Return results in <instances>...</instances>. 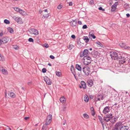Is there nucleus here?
Wrapping results in <instances>:
<instances>
[{
    "mask_svg": "<svg viewBox=\"0 0 130 130\" xmlns=\"http://www.w3.org/2000/svg\"><path fill=\"white\" fill-rule=\"evenodd\" d=\"M119 55L117 60L118 61L119 64H123L125 63L126 60V58L123 55L121 56L120 55Z\"/></svg>",
    "mask_w": 130,
    "mask_h": 130,
    "instance_id": "obj_1",
    "label": "nucleus"
},
{
    "mask_svg": "<svg viewBox=\"0 0 130 130\" xmlns=\"http://www.w3.org/2000/svg\"><path fill=\"white\" fill-rule=\"evenodd\" d=\"M110 55L112 59L114 60L118 59L119 55H118L117 53L115 52L112 51L110 52Z\"/></svg>",
    "mask_w": 130,
    "mask_h": 130,
    "instance_id": "obj_2",
    "label": "nucleus"
},
{
    "mask_svg": "<svg viewBox=\"0 0 130 130\" xmlns=\"http://www.w3.org/2000/svg\"><path fill=\"white\" fill-rule=\"evenodd\" d=\"M82 70L85 74L86 75H89L90 73V69L88 66H85L82 68Z\"/></svg>",
    "mask_w": 130,
    "mask_h": 130,
    "instance_id": "obj_3",
    "label": "nucleus"
},
{
    "mask_svg": "<svg viewBox=\"0 0 130 130\" xmlns=\"http://www.w3.org/2000/svg\"><path fill=\"white\" fill-rule=\"evenodd\" d=\"M122 123L120 121L117 122L115 125L114 128L111 130H119V128L122 126Z\"/></svg>",
    "mask_w": 130,
    "mask_h": 130,
    "instance_id": "obj_4",
    "label": "nucleus"
},
{
    "mask_svg": "<svg viewBox=\"0 0 130 130\" xmlns=\"http://www.w3.org/2000/svg\"><path fill=\"white\" fill-rule=\"evenodd\" d=\"M52 116L51 114L49 115L46 118L45 123L47 125H49L51 122L52 120Z\"/></svg>",
    "mask_w": 130,
    "mask_h": 130,
    "instance_id": "obj_5",
    "label": "nucleus"
},
{
    "mask_svg": "<svg viewBox=\"0 0 130 130\" xmlns=\"http://www.w3.org/2000/svg\"><path fill=\"white\" fill-rule=\"evenodd\" d=\"M85 59L87 60L86 62L87 63H85V64L88 65L91 63V58L90 57L87 56H85L83 58V59L85 60Z\"/></svg>",
    "mask_w": 130,
    "mask_h": 130,
    "instance_id": "obj_6",
    "label": "nucleus"
},
{
    "mask_svg": "<svg viewBox=\"0 0 130 130\" xmlns=\"http://www.w3.org/2000/svg\"><path fill=\"white\" fill-rule=\"evenodd\" d=\"M29 32L35 35H37L39 34L38 31L34 29H30Z\"/></svg>",
    "mask_w": 130,
    "mask_h": 130,
    "instance_id": "obj_7",
    "label": "nucleus"
},
{
    "mask_svg": "<svg viewBox=\"0 0 130 130\" xmlns=\"http://www.w3.org/2000/svg\"><path fill=\"white\" fill-rule=\"evenodd\" d=\"M44 79L46 82V84L48 85H50L52 84V82L50 79L47 77L45 76L44 77Z\"/></svg>",
    "mask_w": 130,
    "mask_h": 130,
    "instance_id": "obj_8",
    "label": "nucleus"
},
{
    "mask_svg": "<svg viewBox=\"0 0 130 130\" xmlns=\"http://www.w3.org/2000/svg\"><path fill=\"white\" fill-rule=\"evenodd\" d=\"M0 71H1L2 73L4 75H6L8 74L7 71L5 69H3V67L2 66L0 67Z\"/></svg>",
    "mask_w": 130,
    "mask_h": 130,
    "instance_id": "obj_9",
    "label": "nucleus"
},
{
    "mask_svg": "<svg viewBox=\"0 0 130 130\" xmlns=\"http://www.w3.org/2000/svg\"><path fill=\"white\" fill-rule=\"evenodd\" d=\"M110 111V107L109 106H106L104 109L103 111V112L105 114H106Z\"/></svg>",
    "mask_w": 130,
    "mask_h": 130,
    "instance_id": "obj_10",
    "label": "nucleus"
},
{
    "mask_svg": "<svg viewBox=\"0 0 130 130\" xmlns=\"http://www.w3.org/2000/svg\"><path fill=\"white\" fill-rule=\"evenodd\" d=\"M119 45L120 46L124 48L127 49L129 48L130 47L128 46H127L126 44L124 43H120L119 44Z\"/></svg>",
    "mask_w": 130,
    "mask_h": 130,
    "instance_id": "obj_11",
    "label": "nucleus"
},
{
    "mask_svg": "<svg viewBox=\"0 0 130 130\" xmlns=\"http://www.w3.org/2000/svg\"><path fill=\"white\" fill-rule=\"evenodd\" d=\"M77 24V22L75 20H72L70 22V24L72 27L76 26Z\"/></svg>",
    "mask_w": 130,
    "mask_h": 130,
    "instance_id": "obj_12",
    "label": "nucleus"
},
{
    "mask_svg": "<svg viewBox=\"0 0 130 130\" xmlns=\"http://www.w3.org/2000/svg\"><path fill=\"white\" fill-rule=\"evenodd\" d=\"M104 95H103L101 94H99L97 95V98L98 100H97L98 101H100V100H103V99L104 97Z\"/></svg>",
    "mask_w": 130,
    "mask_h": 130,
    "instance_id": "obj_13",
    "label": "nucleus"
},
{
    "mask_svg": "<svg viewBox=\"0 0 130 130\" xmlns=\"http://www.w3.org/2000/svg\"><path fill=\"white\" fill-rule=\"evenodd\" d=\"M8 95L9 97L12 98H14L16 96L15 94L13 92H9L8 93Z\"/></svg>",
    "mask_w": 130,
    "mask_h": 130,
    "instance_id": "obj_14",
    "label": "nucleus"
},
{
    "mask_svg": "<svg viewBox=\"0 0 130 130\" xmlns=\"http://www.w3.org/2000/svg\"><path fill=\"white\" fill-rule=\"evenodd\" d=\"M87 83L88 86L89 87H91L93 84V81L91 79L87 81Z\"/></svg>",
    "mask_w": 130,
    "mask_h": 130,
    "instance_id": "obj_15",
    "label": "nucleus"
},
{
    "mask_svg": "<svg viewBox=\"0 0 130 130\" xmlns=\"http://www.w3.org/2000/svg\"><path fill=\"white\" fill-rule=\"evenodd\" d=\"M80 84L83 87V89H85L86 88V84L85 82L83 81H81Z\"/></svg>",
    "mask_w": 130,
    "mask_h": 130,
    "instance_id": "obj_16",
    "label": "nucleus"
},
{
    "mask_svg": "<svg viewBox=\"0 0 130 130\" xmlns=\"http://www.w3.org/2000/svg\"><path fill=\"white\" fill-rule=\"evenodd\" d=\"M2 39L3 40L2 42H4V43H7L9 40L8 37H7L3 38Z\"/></svg>",
    "mask_w": 130,
    "mask_h": 130,
    "instance_id": "obj_17",
    "label": "nucleus"
},
{
    "mask_svg": "<svg viewBox=\"0 0 130 130\" xmlns=\"http://www.w3.org/2000/svg\"><path fill=\"white\" fill-rule=\"evenodd\" d=\"M83 38L86 43H87L89 41V39L87 36H84Z\"/></svg>",
    "mask_w": 130,
    "mask_h": 130,
    "instance_id": "obj_18",
    "label": "nucleus"
},
{
    "mask_svg": "<svg viewBox=\"0 0 130 130\" xmlns=\"http://www.w3.org/2000/svg\"><path fill=\"white\" fill-rule=\"evenodd\" d=\"M84 100L86 102H88L89 100V97L87 94H85L84 98Z\"/></svg>",
    "mask_w": 130,
    "mask_h": 130,
    "instance_id": "obj_19",
    "label": "nucleus"
},
{
    "mask_svg": "<svg viewBox=\"0 0 130 130\" xmlns=\"http://www.w3.org/2000/svg\"><path fill=\"white\" fill-rule=\"evenodd\" d=\"M75 68L76 69L79 71H80L82 70V68L81 66L78 64H76V65Z\"/></svg>",
    "mask_w": 130,
    "mask_h": 130,
    "instance_id": "obj_20",
    "label": "nucleus"
},
{
    "mask_svg": "<svg viewBox=\"0 0 130 130\" xmlns=\"http://www.w3.org/2000/svg\"><path fill=\"white\" fill-rule=\"evenodd\" d=\"M61 103H64L66 101V99L64 96L61 97L59 99Z\"/></svg>",
    "mask_w": 130,
    "mask_h": 130,
    "instance_id": "obj_21",
    "label": "nucleus"
},
{
    "mask_svg": "<svg viewBox=\"0 0 130 130\" xmlns=\"http://www.w3.org/2000/svg\"><path fill=\"white\" fill-rule=\"evenodd\" d=\"M7 29L8 31L11 34L13 33L14 31L13 29L12 28L10 27H9L7 28Z\"/></svg>",
    "mask_w": 130,
    "mask_h": 130,
    "instance_id": "obj_22",
    "label": "nucleus"
},
{
    "mask_svg": "<svg viewBox=\"0 0 130 130\" xmlns=\"http://www.w3.org/2000/svg\"><path fill=\"white\" fill-rule=\"evenodd\" d=\"M19 12L22 15H26V12L21 9Z\"/></svg>",
    "mask_w": 130,
    "mask_h": 130,
    "instance_id": "obj_23",
    "label": "nucleus"
},
{
    "mask_svg": "<svg viewBox=\"0 0 130 130\" xmlns=\"http://www.w3.org/2000/svg\"><path fill=\"white\" fill-rule=\"evenodd\" d=\"M17 22L19 24H22L23 23L21 18H18Z\"/></svg>",
    "mask_w": 130,
    "mask_h": 130,
    "instance_id": "obj_24",
    "label": "nucleus"
},
{
    "mask_svg": "<svg viewBox=\"0 0 130 130\" xmlns=\"http://www.w3.org/2000/svg\"><path fill=\"white\" fill-rule=\"evenodd\" d=\"M118 118V117H115L113 118V121H110V122L112 123L113 124L115 123L116 121L117 120Z\"/></svg>",
    "mask_w": 130,
    "mask_h": 130,
    "instance_id": "obj_25",
    "label": "nucleus"
},
{
    "mask_svg": "<svg viewBox=\"0 0 130 130\" xmlns=\"http://www.w3.org/2000/svg\"><path fill=\"white\" fill-rule=\"evenodd\" d=\"M70 70L73 74L74 73H74H76L75 71L74 68L72 65L71 66Z\"/></svg>",
    "mask_w": 130,
    "mask_h": 130,
    "instance_id": "obj_26",
    "label": "nucleus"
},
{
    "mask_svg": "<svg viewBox=\"0 0 130 130\" xmlns=\"http://www.w3.org/2000/svg\"><path fill=\"white\" fill-rule=\"evenodd\" d=\"M116 7L114 6V5H113L111 7V10L112 12L115 11L116 8Z\"/></svg>",
    "mask_w": 130,
    "mask_h": 130,
    "instance_id": "obj_27",
    "label": "nucleus"
},
{
    "mask_svg": "<svg viewBox=\"0 0 130 130\" xmlns=\"http://www.w3.org/2000/svg\"><path fill=\"white\" fill-rule=\"evenodd\" d=\"M103 120L106 122H108L110 121V119L108 118V117L105 116L103 118Z\"/></svg>",
    "mask_w": 130,
    "mask_h": 130,
    "instance_id": "obj_28",
    "label": "nucleus"
},
{
    "mask_svg": "<svg viewBox=\"0 0 130 130\" xmlns=\"http://www.w3.org/2000/svg\"><path fill=\"white\" fill-rule=\"evenodd\" d=\"M83 52L85 55H87L88 54V50L87 49H85L84 50Z\"/></svg>",
    "mask_w": 130,
    "mask_h": 130,
    "instance_id": "obj_29",
    "label": "nucleus"
},
{
    "mask_svg": "<svg viewBox=\"0 0 130 130\" xmlns=\"http://www.w3.org/2000/svg\"><path fill=\"white\" fill-rule=\"evenodd\" d=\"M91 32H90L89 33V37L90 38V37H92L93 39H95L96 38V36L95 35H93L92 34H91L90 33Z\"/></svg>",
    "mask_w": 130,
    "mask_h": 130,
    "instance_id": "obj_30",
    "label": "nucleus"
},
{
    "mask_svg": "<svg viewBox=\"0 0 130 130\" xmlns=\"http://www.w3.org/2000/svg\"><path fill=\"white\" fill-rule=\"evenodd\" d=\"M47 125V124H46V123H45V124H44L43 125L42 128L45 129L46 130V129L47 128V125Z\"/></svg>",
    "mask_w": 130,
    "mask_h": 130,
    "instance_id": "obj_31",
    "label": "nucleus"
},
{
    "mask_svg": "<svg viewBox=\"0 0 130 130\" xmlns=\"http://www.w3.org/2000/svg\"><path fill=\"white\" fill-rule=\"evenodd\" d=\"M74 47V46L73 45L71 44L69 45L68 48L70 50H71Z\"/></svg>",
    "mask_w": 130,
    "mask_h": 130,
    "instance_id": "obj_32",
    "label": "nucleus"
},
{
    "mask_svg": "<svg viewBox=\"0 0 130 130\" xmlns=\"http://www.w3.org/2000/svg\"><path fill=\"white\" fill-rule=\"evenodd\" d=\"M84 117L86 119H88L89 118V116L86 113L83 115Z\"/></svg>",
    "mask_w": 130,
    "mask_h": 130,
    "instance_id": "obj_33",
    "label": "nucleus"
},
{
    "mask_svg": "<svg viewBox=\"0 0 130 130\" xmlns=\"http://www.w3.org/2000/svg\"><path fill=\"white\" fill-rule=\"evenodd\" d=\"M13 9L16 11L19 12L20 9L19 7H15L13 8Z\"/></svg>",
    "mask_w": 130,
    "mask_h": 130,
    "instance_id": "obj_34",
    "label": "nucleus"
},
{
    "mask_svg": "<svg viewBox=\"0 0 130 130\" xmlns=\"http://www.w3.org/2000/svg\"><path fill=\"white\" fill-rule=\"evenodd\" d=\"M105 116L106 117H112V116H112V114L111 113H110L109 114H108L106 115Z\"/></svg>",
    "mask_w": 130,
    "mask_h": 130,
    "instance_id": "obj_35",
    "label": "nucleus"
},
{
    "mask_svg": "<svg viewBox=\"0 0 130 130\" xmlns=\"http://www.w3.org/2000/svg\"><path fill=\"white\" fill-rule=\"evenodd\" d=\"M4 22L6 24H8L10 23V22L7 19H5L4 21Z\"/></svg>",
    "mask_w": 130,
    "mask_h": 130,
    "instance_id": "obj_36",
    "label": "nucleus"
},
{
    "mask_svg": "<svg viewBox=\"0 0 130 130\" xmlns=\"http://www.w3.org/2000/svg\"><path fill=\"white\" fill-rule=\"evenodd\" d=\"M42 45L43 46L45 47L46 48H47L49 47V46L48 44L47 43H45Z\"/></svg>",
    "mask_w": 130,
    "mask_h": 130,
    "instance_id": "obj_37",
    "label": "nucleus"
},
{
    "mask_svg": "<svg viewBox=\"0 0 130 130\" xmlns=\"http://www.w3.org/2000/svg\"><path fill=\"white\" fill-rule=\"evenodd\" d=\"M96 43L97 44L99 45L98 46L99 47H103V45L100 42H98Z\"/></svg>",
    "mask_w": 130,
    "mask_h": 130,
    "instance_id": "obj_38",
    "label": "nucleus"
},
{
    "mask_svg": "<svg viewBox=\"0 0 130 130\" xmlns=\"http://www.w3.org/2000/svg\"><path fill=\"white\" fill-rule=\"evenodd\" d=\"M56 74L57 76L60 77L61 75V72H56Z\"/></svg>",
    "mask_w": 130,
    "mask_h": 130,
    "instance_id": "obj_39",
    "label": "nucleus"
},
{
    "mask_svg": "<svg viewBox=\"0 0 130 130\" xmlns=\"http://www.w3.org/2000/svg\"><path fill=\"white\" fill-rule=\"evenodd\" d=\"M77 44H80L81 43V42L80 41V38H78L77 39Z\"/></svg>",
    "mask_w": 130,
    "mask_h": 130,
    "instance_id": "obj_40",
    "label": "nucleus"
},
{
    "mask_svg": "<svg viewBox=\"0 0 130 130\" xmlns=\"http://www.w3.org/2000/svg\"><path fill=\"white\" fill-rule=\"evenodd\" d=\"M80 56L81 57H83L84 56H85L83 52L82 51L80 52Z\"/></svg>",
    "mask_w": 130,
    "mask_h": 130,
    "instance_id": "obj_41",
    "label": "nucleus"
},
{
    "mask_svg": "<svg viewBox=\"0 0 130 130\" xmlns=\"http://www.w3.org/2000/svg\"><path fill=\"white\" fill-rule=\"evenodd\" d=\"M98 118L99 120L101 122H103L102 120V118L101 116L99 115L98 116Z\"/></svg>",
    "mask_w": 130,
    "mask_h": 130,
    "instance_id": "obj_42",
    "label": "nucleus"
},
{
    "mask_svg": "<svg viewBox=\"0 0 130 130\" xmlns=\"http://www.w3.org/2000/svg\"><path fill=\"white\" fill-rule=\"evenodd\" d=\"M49 16V13L45 14V15H43V17L44 18H48Z\"/></svg>",
    "mask_w": 130,
    "mask_h": 130,
    "instance_id": "obj_43",
    "label": "nucleus"
},
{
    "mask_svg": "<svg viewBox=\"0 0 130 130\" xmlns=\"http://www.w3.org/2000/svg\"><path fill=\"white\" fill-rule=\"evenodd\" d=\"M46 69L45 68H43L42 70V72L43 73H46Z\"/></svg>",
    "mask_w": 130,
    "mask_h": 130,
    "instance_id": "obj_44",
    "label": "nucleus"
},
{
    "mask_svg": "<svg viewBox=\"0 0 130 130\" xmlns=\"http://www.w3.org/2000/svg\"><path fill=\"white\" fill-rule=\"evenodd\" d=\"M28 41L31 42H33L34 41V39L32 38H29L28 39Z\"/></svg>",
    "mask_w": 130,
    "mask_h": 130,
    "instance_id": "obj_45",
    "label": "nucleus"
},
{
    "mask_svg": "<svg viewBox=\"0 0 130 130\" xmlns=\"http://www.w3.org/2000/svg\"><path fill=\"white\" fill-rule=\"evenodd\" d=\"M13 48L16 50H18L19 48V47L17 45H13Z\"/></svg>",
    "mask_w": 130,
    "mask_h": 130,
    "instance_id": "obj_46",
    "label": "nucleus"
},
{
    "mask_svg": "<svg viewBox=\"0 0 130 130\" xmlns=\"http://www.w3.org/2000/svg\"><path fill=\"white\" fill-rule=\"evenodd\" d=\"M98 9L100 10H101L102 11H104L105 10V9L103 8L102 7H100L98 8Z\"/></svg>",
    "mask_w": 130,
    "mask_h": 130,
    "instance_id": "obj_47",
    "label": "nucleus"
},
{
    "mask_svg": "<svg viewBox=\"0 0 130 130\" xmlns=\"http://www.w3.org/2000/svg\"><path fill=\"white\" fill-rule=\"evenodd\" d=\"M4 59V58L3 56L1 55L0 56V60L3 61Z\"/></svg>",
    "mask_w": 130,
    "mask_h": 130,
    "instance_id": "obj_48",
    "label": "nucleus"
},
{
    "mask_svg": "<svg viewBox=\"0 0 130 130\" xmlns=\"http://www.w3.org/2000/svg\"><path fill=\"white\" fill-rule=\"evenodd\" d=\"M18 17H17L15 16H14L13 17V19L14 20L16 21H17Z\"/></svg>",
    "mask_w": 130,
    "mask_h": 130,
    "instance_id": "obj_49",
    "label": "nucleus"
},
{
    "mask_svg": "<svg viewBox=\"0 0 130 130\" xmlns=\"http://www.w3.org/2000/svg\"><path fill=\"white\" fill-rule=\"evenodd\" d=\"M62 7V5H61L60 4H59V5L58 6L57 8L58 9H60Z\"/></svg>",
    "mask_w": 130,
    "mask_h": 130,
    "instance_id": "obj_50",
    "label": "nucleus"
},
{
    "mask_svg": "<svg viewBox=\"0 0 130 130\" xmlns=\"http://www.w3.org/2000/svg\"><path fill=\"white\" fill-rule=\"evenodd\" d=\"M87 28V25H84L82 27V28L83 29H86Z\"/></svg>",
    "mask_w": 130,
    "mask_h": 130,
    "instance_id": "obj_51",
    "label": "nucleus"
},
{
    "mask_svg": "<svg viewBox=\"0 0 130 130\" xmlns=\"http://www.w3.org/2000/svg\"><path fill=\"white\" fill-rule=\"evenodd\" d=\"M89 3L90 4L92 5L94 4V1L93 0H91L89 2Z\"/></svg>",
    "mask_w": 130,
    "mask_h": 130,
    "instance_id": "obj_52",
    "label": "nucleus"
},
{
    "mask_svg": "<svg viewBox=\"0 0 130 130\" xmlns=\"http://www.w3.org/2000/svg\"><path fill=\"white\" fill-rule=\"evenodd\" d=\"M50 58L52 59H54L55 58V57L54 56L52 55H51L50 56Z\"/></svg>",
    "mask_w": 130,
    "mask_h": 130,
    "instance_id": "obj_53",
    "label": "nucleus"
},
{
    "mask_svg": "<svg viewBox=\"0 0 130 130\" xmlns=\"http://www.w3.org/2000/svg\"><path fill=\"white\" fill-rule=\"evenodd\" d=\"M71 37L73 39H74L76 37L74 35H72L71 36Z\"/></svg>",
    "mask_w": 130,
    "mask_h": 130,
    "instance_id": "obj_54",
    "label": "nucleus"
},
{
    "mask_svg": "<svg viewBox=\"0 0 130 130\" xmlns=\"http://www.w3.org/2000/svg\"><path fill=\"white\" fill-rule=\"evenodd\" d=\"M32 84V82L31 81L29 82L28 83V85L29 86L31 85Z\"/></svg>",
    "mask_w": 130,
    "mask_h": 130,
    "instance_id": "obj_55",
    "label": "nucleus"
},
{
    "mask_svg": "<svg viewBox=\"0 0 130 130\" xmlns=\"http://www.w3.org/2000/svg\"><path fill=\"white\" fill-rule=\"evenodd\" d=\"M3 40H0V45H1V44H4V42H2Z\"/></svg>",
    "mask_w": 130,
    "mask_h": 130,
    "instance_id": "obj_56",
    "label": "nucleus"
},
{
    "mask_svg": "<svg viewBox=\"0 0 130 130\" xmlns=\"http://www.w3.org/2000/svg\"><path fill=\"white\" fill-rule=\"evenodd\" d=\"M101 123L102 124V127H103V129H104V124L103 122H101Z\"/></svg>",
    "mask_w": 130,
    "mask_h": 130,
    "instance_id": "obj_57",
    "label": "nucleus"
},
{
    "mask_svg": "<svg viewBox=\"0 0 130 130\" xmlns=\"http://www.w3.org/2000/svg\"><path fill=\"white\" fill-rule=\"evenodd\" d=\"M73 4V3L72 2H70L69 3V6H72Z\"/></svg>",
    "mask_w": 130,
    "mask_h": 130,
    "instance_id": "obj_58",
    "label": "nucleus"
},
{
    "mask_svg": "<svg viewBox=\"0 0 130 130\" xmlns=\"http://www.w3.org/2000/svg\"><path fill=\"white\" fill-rule=\"evenodd\" d=\"M91 113L92 115L93 116H94L95 114L94 111L91 112Z\"/></svg>",
    "mask_w": 130,
    "mask_h": 130,
    "instance_id": "obj_59",
    "label": "nucleus"
},
{
    "mask_svg": "<svg viewBox=\"0 0 130 130\" xmlns=\"http://www.w3.org/2000/svg\"><path fill=\"white\" fill-rule=\"evenodd\" d=\"M118 3V2H116L113 5H114V6H115L117 7Z\"/></svg>",
    "mask_w": 130,
    "mask_h": 130,
    "instance_id": "obj_60",
    "label": "nucleus"
},
{
    "mask_svg": "<svg viewBox=\"0 0 130 130\" xmlns=\"http://www.w3.org/2000/svg\"><path fill=\"white\" fill-rule=\"evenodd\" d=\"M29 118V117H25L24 119L26 120H27Z\"/></svg>",
    "mask_w": 130,
    "mask_h": 130,
    "instance_id": "obj_61",
    "label": "nucleus"
},
{
    "mask_svg": "<svg viewBox=\"0 0 130 130\" xmlns=\"http://www.w3.org/2000/svg\"><path fill=\"white\" fill-rule=\"evenodd\" d=\"M78 23L79 25H81L82 24V22L81 21H78Z\"/></svg>",
    "mask_w": 130,
    "mask_h": 130,
    "instance_id": "obj_62",
    "label": "nucleus"
},
{
    "mask_svg": "<svg viewBox=\"0 0 130 130\" xmlns=\"http://www.w3.org/2000/svg\"><path fill=\"white\" fill-rule=\"evenodd\" d=\"M73 73V75L74 76V77L75 78V79L77 80V79H76V76H75V75H76V73H74V72L73 73Z\"/></svg>",
    "mask_w": 130,
    "mask_h": 130,
    "instance_id": "obj_63",
    "label": "nucleus"
},
{
    "mask_svg": "<svg viewBox=\"0 0 130 130\" xmlns=\"http://www.w3.org/2000/svg\"><path fill=\"white\" fill-rule=\"evenodd\" d=\"M90 110L91 111V112H92L93 111H94V108L93 107H92L90 108Z\"/></svg>",
    "mask_w": 130,
    "mask_h": 130,
    "instance_id": "obj_64",
    "label": "nucleus"
}]
</instances>
